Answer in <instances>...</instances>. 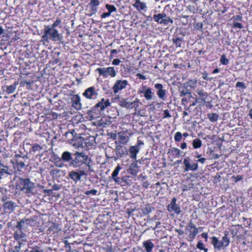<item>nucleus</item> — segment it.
I'll use <instances>...</instances> for the list:
<instances>
[{
  "mask_svg": "<svg viewBox=\"0 0 252 252\" xmlns=\"http://www.w3.org/2000/svg\"><path fill=\"white\" fill-rule=\"evenodd\" d=\"M16 207L15 203L12 201L6 202L4 205L3 207L6 210H8L10 211H13L14 208Z\"/></svg>",
  "mask_w": 252,
  "mask_h": 252,
  "instance_id": "obj_18",
  "label": "nucleus"
},
{
  "mask_svg": "<svg viewBox=\"0 0 252 252\" xmlns=\"http://www.w3.org/2000/svg\"><path fill=\"white\" fill-rule=\"evenodd\" d=\"M208 117L211 122H214L218 120L219 115L216 113H211L208 115Z\"/></svg>",
  "mask_w": 252,
  "mask_h": 252,
  "instance_id": "obj_27",
  "label": "nucleus"
},
{
  "mask_svg": "<svg viewBox=\"0 0 252 252\" xmlns=\"http://www.w3.org/2000/svg\"><path fill=\"white\" fill-rule=\"evenodd\" d=\"M50 174L51 176H56L57 177H60L64 176L65 174L64 171L58 169H53L50 171Z\"/></svg>",
  "mask_w": 252,
  "mask_h": 252,
  "instance_id": "obj_15",
  "label": "nucleus"
},
{
  "mask_svg": "<svg viewBox=\"0 0 252 252\" xmlns=\"http://www.w3.org/2000/svg\"><path fill=\"white\" fill-rule=\"evenodd\" d=\"M180 95L182 96L183 95H187L190 97L191 96L190 92L185 86L179 88Z\"/></svg>",
  "mask_w": 252,
  "mask_h": 252,
  "instance_id": "obj_17",
  "label": "nucleus"
},
{
  "mask_svg": "<svg viewBox=\"0 0 252 252\" xmlns=\"http://www.w3.org/2000/svg\"><path fill=\"white\" fill-rule=\"evenodd\" d=\"M119 143L122 144H126L128 140V138L125 135H120L119 136Z\"/></svg>",
  "mask_w": 252,
  "mask_h": 252,
  "instance_id": "obj_30",
  "label": "nucleus"
},
{
  "mask_svg": "<svg viewBox=\"0 0 252 252\" xmlns=\"http://www.w3.org/2000/svg\"><path fill=\"white\" fill-rule=\"evenodd\" d=\"M96 71L98 72L100 75L104 77L110 76L111 77H114L116 76V71L113 67H108L103 68H98Z\"/></svg>",
  "mask_w": 252,
  "mask_h": 252,
  "instance_id": "obj_5",
  "label": "nucleus"
},
{
  "mask_svg": "<svg viewBox=\"0 0 252 252\" xmlns=\"http://www.w3.org/2000/svg\"><path fill=\"white\" fill-rule=\"evenodd\" d=\"M236 87L239 89H245L246 88V86L245 85V83L242 82H238L236 84Z\"/></svg>",
  "mask_w": 252,
  "mask_h": 252,
  "instance_id": "obj_41",
  "label": "nucleus"
},
{
  "mask_svg": "<svg viewBox=\"0 0 252 252\" xmlns=\"http://www.w3.org/2000/svg\"><path fill=\"white\" fill-rule=\"evenodd\" d=\"M182 38H177L175 40L174 39V44H175L177 47H181L182 44Z\"/></svg>",
  "mask_w": 252,
  "mask_h": 252,
  "instance_id": "obj_46",
  "label": "nucleus"
},
{
  "mask_svg": "<svg viewBox=\"0 0 252 252\" xmlns=\"http://www.w3.org/2000/svg\"><path fill=\"white\" fill-rule=\"evenodd\" d=\"M139 151L140 148H137L136 146H131L129 147L128 151L129 152L130 157L133 159L136 160V155Z\"/></svg>",
  "mask_w": 252,
  "mask_h": 252,
  "instance_id": "obj_13",
  "label": "nucleus"
},
{
  "mask_svg": "<svg viewBox=\"0 0 252 252\" xmlns=\"http://www.w3.org/2000/svg\"><path fill=\"white\" fill-rule=\"evenodd\" d=\"M61 24V20L59 19H57L53 24L50 26V27L56 29V27L59 26Z\"/></svg>",
  "mask_w": 252,
  "mask_h": 252,
  "instance_id": "obj_43",
  "label": "nucleus"
},
{
  "mask_svg": "<svg viewBox=\"0 0 252 252\" xmlns=\"http://www.w3.org/2000/svg\"><path fill=\"white\" fill-rule=\"evenodd\" d=\"M110 105V102L109 99L105 100L104 98H101V101L98 102L95 105L91 108L89 111L90 113H94L96 115H101V112L103 111L105 108Z\"/></svg>",
  "mask_w": 252,
  "mask_h": 252,
  "instance_id": "obj_4",
  "label": "nucleus"
},
{
  "mask_svg": "<svg viewBox=\"0 0 252 252\" xmlns=\"http://www.w3.org/2000/svg\"><path fill=\"white\" fill-rule=\"evenodd\" d=\"M113 180L116 182V183H117L118 184H122L123 183V181L122 180V177H117L113 179Z\"/></svg>",
  "mask_w": 252,
  "mask_h": 252,
  "instance_id": "obj_52",
  "label": "nucleus"
},
{
  "mask_svg": "<svg viewBox=\"0 0 252 252\" xmlns=\"http://www.w3.org/2000/svg\"><path fill=\"white\" fill-rule=\"evenodd\" d=\"M127 85L128 82L126 80H117L112 88L114 94H116L119 91L125 89Z\"/></svg>",
  "mask_w": 252,
  "mask_h": 252,
  "instance_id": "obj_8",
  "label": "nucleus"
},
{
  "mask_svg": "<svg viewBox=\"0 0 252 252\" xmlns=\"http://www.w3.org/2000/svg\"><path fill=\"white\" fill-rule=\"evenodd\" d=\"M164 117H170L171 116L170 115L168 110L166 109L164 111Z\"/></svg>",
  "mask_w": 252,
  "mask_h": 252,
  "instance_id": "obj_63",
  "label": "nucleus"
},
{
  "mask_svg": "<svg viewBox=\"0 0 252 252\" xmlns=\"http://www.w3.org/2000/svg\"><path fill=\"white\" fill-rule=\"evenodd\" d=\"M116 156L120 158H124L128 154V151L126 147L121 145H118L115 149Z\"/></svg>",
  "mask_w": 252,
  "mask_h": 252,
  "instance_id": "obj_9",
  "label": "nucleus"
},
{
  "mask_svg": "<svg viewBox=\"0 0 252 252\" xmlns=\"http://www.w3.org/2000/svg\"><path fill=\"white\" fill-rule=\"evenodd\" d=\"M167 209L170 212L173 211V199H172L170 204L168 205Z\"/></svg>",
  "mask_w": 252,
  "mask_h": 252,
  "instance_id": "obj_54",
  "label": "nucleus"
},
{
  "mask_svg": "<svg viewBox=\"0 0 252 252\" xmlns=\"http://www.w3.org/2000/svg\"><path fill=\"white\" fill-rule=\"evenodd\" d=\"M138 106V105L137 104H135V102H130V103H129V108H134V107H137Z\"/></svg>",
  "mask_w": 252,
  "mask_h": 252,
  "instance_id": "obj_58",
  "label": "nucleus"
},
{
  "mask_svg": "<svg viewBox=\"0 0 252 252\" xmlns=\"http://www.w3.org/2000/svg\"><path fill=\"white\" fill-rule=\"evenodd\" d=\"M198 164L196 162H192L190 163V169L189 170L195 171L197 169Z\"/></svg>",
  "mask_w": 252,
  "mask_h": 252,
  "instance_id": "obj_45",
  "label": "nucleus"
},
{
  "mask_svg": "<svg viewBox=\"0 0 252 252\" xmlns=\"http://www.w3.org/2000/svg\"><path fill=\"white\" fill-rule=\"evenodd\" d=\"M184 163L185 166V170L188 171L190 169V163H189L188 158H185L184 160Z\"/></svg>",
  "mask_w": 252,
  "mask_h": 252,
  "instance_id": "obj_38",
  "label": "nucleus"
},
{
  "mask_svg": "<svg viewBox=\"0 0 252 252\" xmlns=\"http://www.w3.org/2000/svg\"><path fill=\"white\" fill-rule=\"evenodd\" d=\"M16 163L17 165L21 168H24L25 166V164L23 161L18 160Z\"/></svg>",
  "mask_w": 252,
  "mask_h": 252,
  "instance_id": "obj_55",
  "label": "nucleus"
},
{
  "mask_svg": "<svg viewBox=\"0 0 252 252\" xmlns=\"http://www.w3.org/2000/svg\"><path fill=\"white\" fill-rule=\"evenodd\" d=\"M153 18L155 21L159 23V22L161 19H162V15L160 14H158L157 15H154Z\"/></svg>",
  "mask_w": 252,
  "mask_h": 252,
  "instance_id": "obj_44",
  "label": "nucleus"
},
{
  "mask_svg": "<svg viewBox=\"0 0 252 252\" xmlns=\"http://www.w3.org/2000/svg\"><path fill=\"white\" fill-rule=\"evenodd\" d=\"M80 97L78 94H74L72 98V106L76 110L81 109V103H80Z\"/></svg>",
  "mask_w": 252,
  "mask_h": 252,
  "instance_id": "obj_11",
  "label": "nucleus"
},
{
  "mask_svg": "<svg viewBox=\"0 0 252 252\" xmlns=\"http://www.w3.org/2000/svg\"><path fill=\"white\" fill-rule=\"evenodd\" d=\"M99 1L98 0H91L89 4L91 6H97L99 5Z\"/></svg>",
  "mask_w": 252,
  "mask_h": 252,
  "instance_id": "obj_48",
  "label": "nucleus"
},
{
  "mask_svg": "<svg viewBox=\"0 0 252 252\" xmlns=\"http://www.w3.org/2000/svg\"><path fill=\"white\" fill-rule=\"evenodd\" d=\"M197 94L202 97V100H205V98L203 97L206 96L207 95V94L206 92H204L203 90H197Z\"/></svg>",
  "mask_w": 252,
  "mask_h": 252,
  "instance_id": "obj_37",
  "label": "nucleus"
},
{
  "mask_svg": "<svg viewBox=\"0 0 252 252\" xmlns=\"http://www.w3.org/2000/svg\"><path fill=\"white\" fill-rule=\"evenodd\" d=\"M18 84V82H14L13 84L9 86H6V90H4V91H5L8 94H12L15 91Z\"/></svg>",
  "mask_w": 252,
  "mask_h": 252,
  "instance_id": "obj_20",
  "label": "nucleus"
},
{
  "mask_svg": "<svg viewBox=\"0 0 252 252\" xmlns=\"http://www.w3.org/2000/svg\"><path fill=\"white\" fill-rule=\"evenodd\" d=\"M34 183L32 182L29 178L18 177L16 183V188L26 193H33Z\"/></svg>",
  "mask_w": 252,
  "mask_h": 252,
  "instance_id": "obj_3",
  "label": "nucleus"
},
{
  "mask_svg": "<svg viewBox=\"0 0 252 252\" xmlns=\"http://www.w3.org/2000/svg\"><path fill=\"white\" fill-rule=\"evenodd\" d=\"M176 199L174 198V213L177 215H180L182 212L179 206L175 203Z\"/></svg>",
  "mask_w": 252,
  "mask_h": 252,
  "instance_id": "obj_34",
  "label": "nucleus"
},
{
  "mask_svg": "<svg viewBox=\"0 0 252 252\" xmlns=\"http://www.w3.org/2000/svg\"><path fill=\"white\" fill-rule=\"evenodd\" d=\"M201 145H202V142L199 139L196 138L193 140L192 146L194 149L199 148L201 147Z\"/></svg>",
  "mask_w": 252,
  "mask_h": 252,
  "instance_id": "obj_26",
  "label": "nucleus"
},
{
  "mask_svg": "<svg viewBox=\"0 0 252 252\" xmlns=\"http://www.w3.org/2000/svg\"><path fill=\"white\" fill-rule=\"evenodd\" d=\"M122 169V168L119 166V165H118L116 168L115 169H114V170L113 171L112 174V179H114L117 177H118V175L119 174V173L120 172V170Z\"/></svg>",
  "mask_w": 252,
  "mask_h": 252,
  "instance_id": "obj_29",
  "label": "nucleus"
},
{
  "mask_svg": "<svg viewBox=\"0 0 252 252\" xmlns=\"http://www.w3.org/2000/svg\"><path fill=\"white\" fill-rule=\"evenodd\" d=\"M119 105L121 107L129 108L130 101L128 98H121L119 100Z\"/></svg>",
  "mask_w": 252,
  "mask_h": 252,
  "instance_id": "obj_21",
  "label": "nucleus"
},
{
  "mask_svg": "<svg viewBox=\"0 0 252 252\" xmlns=\"http://www.w3.org/2000/svg\"><path fill=\"white\" fill-rule=\"evenodd\" d=\"M23 245L22 241H17V244L14 246V249L13 250V252H19L22 248V246Z\"/></svg>",
  "mask_w": 252,
  "mask_h": 252,
  "instance_id": "obj_28",
  "label": "nucleus"
},
{
  "mask_svg": "<svg viewBox=\"0 0 252 252\" xmlns=\"http://www.w3.org/2000/svg\"><path fill=\"white\" fill-rule=\"evenodd\" d=\"M27 220H28L26 219L25 221L24 220H22L18 221L17 222V224L16 227L17 228H18V230H21L22 227H23V225H24V223H25V222L27 221Z\"/></svg>",
  "mask_w": 252,
  "mask_h": 252,
  "instance_id": "obj_40",
  "label": "nucleus"
},
{
  "mask_svg": "<svg viewBox=\"0 0 252 252\" xmlns=\"http://www.w3.org/2000/svg\"><path fill=\"white\" fill-rule=\"evenodd\" d=\"M42 147L37 144H34L32 147V151L35 153L37 152H39L42 150Z\"/></svg>",
  "mask_w": 252,
  "mask_h": 252,
  "instance_id": "obj_35",
  "label": "nucleus"
},
{
  "mask_svg": "<svg viewBox=\"0 0 252 252\" xmlns=\"http://www.w3.org/2000/svg\"><path fill=\"white\" fill-rule=\"evenodd\" d=\"M211 243L213 245L214 248L219 251L221 248H224L223 246L221 245V242L219 241L218 239L215 236L212 237Z\"/></svg>",
  "mask_w": 252,
  "mask_h": 252,
  "instance_id": "obj_14",
  "label": "nucleus"
},
{
  "mask_svg": "<svg viewBox=\"0 0 252 252\" xmlns=\"http://www.w3.org/2000/svg\"><path fill=\"white\" fill-rule=\"evenodd\" d=\"M173 23V20L171 18H167L165 19H162L160 21L159 24H163L164 25H167L169 23L172 24Z\"/></svg>",
  "mask_w": 252,
  "mask_h": 252,
  "instance_id": "obj_32",
  "label": "nucleus"
},
{
  "mask_svg": "<svg viewBox=\"0 0 252 252\" xmlns=\"http://www.w3.org/2000/svg\"><path fill=\"white\" fill-rule=\"evenodd\" d=\"M155 88L158 91H159L162 89L163 86L161 84H156L155 85Z\"/></svg>",
  "mask_w": 252,
  "mask_h": 252,
  "instance_id": "obj_60",
  "label": "nucleus"
},
{
  "mask_svg": "<svg viewBox=\"0 0 252 252\" xmlns=\"http://www.w3.org/2000/svg\"><path fill=\"white\" fill-rule=\"evenodd\" d=\"M198 228H195L193 230H190L189 235V239L190 241H192L196 235L198 233Z\"/></svg>",
  "mask_w": 252,
  "mask_h": 252,
  "instance_id": "obj_25",
  "label": "nucleus"
},
{
  "mask_svg": "<svg viewBox=\"0 0 252 252\" xmlns=\"http://www.w3.org/2000/svg\"><path fill=\"white\" fill-rule=\"evenodd\" d=\"M14 238L17 241L26 242V234L21 230H18L14 233Z\"/></svg>",
  "mask_w": 252,
  "mask_h": 252,
  "instance_id": "obj_12",
  "label": "nucleus"
},
{
  "mask_svg": "<svg viewBox=\"0 0 252 252\" xmlns=\"http://www.w3.org/2000/svg\"><path fill=\"white\" fill-rule=\"evenodd\" d=\"M154 210V208L152 207L150 205H146L145 207L142 209V213L144 215H148Z\"/></svg>",
  "mask_w": 252,
  "mask_h": 252,
  "instance_id": "obj_24",
  "label": "nucleus"
},
{
  "mask_svg": "<svg viewBox=\"0 0 252 252\" xmlns=\"http://www.w3.org/2000/svg\"><path fill=\"white\" fill-rule=\"evenodd\" d=\"M143 247L147 252H151L152 249L154 247V244L151 242V240L145 241L143 243Z\"/></svg>",
  "mask_w": 252,
  "mask_h": 252,
  "instance_id": "obj_16",
  "label": "nucleus"
},
{
  "mask_svg": "<svg viewBox=\"0 0 252 252\" xmlns=\"http://www.w3.org/2000/svg\"><path fill=\"white\" fill-rule=\"evenodd\" d=\"M157 94L159 98L164 99V96L165 95V90L161 89V90L158 91Z\"/></svg>",
  "mask_w": 252,
  "mask_h": 252,
  "instance_id": "obj_39",
  "label": "nucleus"
},
{
  "mask_svg": "<svg viewBox=\"0 0 252 252\" xmlns=\"http://www.w3.org/2000/svg\"><path fill=\"white\" fill-rule=\"evenodd\" d=\"M55 165L59 167H63L64 166V164L63 163H62L61 162L57 161L56 163H55Z\"/></svg>",
  "mask_w": 252,
  "mask_h": 252,
  "instance_id": "obj_64",
  "label": "nucleus"
},
{
  "mask_svg": "<svg viewBox=\"0 0 252 252\" xmlns=\"http://www.w3.org/2000/svg\"><path fill=\"white\" fill-rule=\"evenodd\" d=\"M105 7L108 10V12H110V14H111V13H112L113 12H115L117 10V8L113 5L106 4L105 5Z\"/></svg>",
  "mask_w": 252,
  "mask_h": 252,
  "instance_id": "obj_31",
  "label": "nucleus"
},
{
  "mask_svg": "<svg viewBox=\"0 0 252 252\" xmlns=\"http://www.w3.org/2000/svg\"><path fill=\"white\" fill-rule=\"evenodd\" d=\"M197 248L198 249H200V250H202L204 249V244H203L202 242H201V241H199L197 244V246H196Z\"/></svg>",
  "mask_w": 252,
  "mask_h": 252,
  "instance_id": "obj_56",
  "label": "nucleus"
},
{
  "mask_svg": "<svg viewBox=\"0 0 252 252\" xmlns=\"http://www.w3.org/2000/svg\"><path fill=\"white\" fill-rule=\"evenodd\" d=\"M139 160H135V162L131 163L129 168L127 169V172L128 174L132 175H136L139 172L137 162Z\"/></svg>",
  "mask_w": 252,
  "mask_h": 252,
  "instance_id": "obj_10",
  "label": "nucleus"
},
{
  "mask_svg": "<svg viewBox=\"0 0 252 252\" xmlns=\"http://www.w3.org/2000/svg\"><path fill=\"white\" fill-rule=\"evenodd\" d=\"M133 6L135 7L138 10H144L147 8L146 4L140 1L139 0H137Z\"/></svg>",
  "mask_w": 252,
  "mask_h": 252,
  "instance_id": "obj_23",
  "label": "nucleus"
},
{
  "mask_svg": "<svg viewBox=\"0 0 252 252\" xmlns=\"http://www.w3.org/2000/svg\"><path fill=\"white\" fill-rule=\"evenodd\" d=\"M44 35L42 36V39L49 42V40L53 41H59L61 43H63L64 41L61 34L59 33L56 29L50 27V25L45 27L43 30Z\"/></svg>",
  "mask_w": 252,
  "mask_h": 252,
  "instance_id": "obj_2",
  "label": "nucleus"
},
{
  "mask_svg": "<svg viewBox=\"0 0 252 252\" xmlns=\"http://www.w3.org/2000/svg\"><path fill=\"white\" fill-rule=\"evenodd\" d=\"M174 153H176V154L178 156H183L184 154L183 152L175 148H174Z\"/></svg>",
  "mask_w": 252,
  "mask_h": 252,
  "instance_id": "obj_50",
  "label": "nucleus"
},
{
  "mask_svg": "<svg viewBox=\"0 0 252 252\" xmlns=\"http://www.w3.org/2000/svg\"><path fill=\"white\" fill-rule=\"evenodd\" d=\"M228 232L225 233L224 236L222 237L221 242V245L223 246L224 248L228 246L230 243V239L228 238Z\"/></svg>",
  "mask_w": 252,
  "mask_h": 252,
  "instance_id": "obj_22",
  "label": "nucleus"
},
{
  "mask_svg": "<svg viewBox=\"0 0 252 252\" xmlns=\"http://www.w3.org/2000/svg\"><path fill=\"white\" fill-rule=\"evenodd\" d=\"M61 161L65 162L67 167L77 169L68 173L69 177L75 183L81 180L82 176L87 175L86 171L91 168V158L82 152L76 151L72 155L69 152L65 151L62 154Z\"/></svg>",
  "mask_w": 252,
  "mask_h": 252,
  "instance_id": "obj_1",
  "label": "nucleus"
},
{
  "mask_svg": "<svg viewBox=\"0 0 252 252\" xmlns=\"http://www.w3.org/2000/svg\"><path fill=\"white\" fill-rule=\"evenodd\" d=\"M220 63L223 65H226L229 63V60L226 58L224 54L221 56L220 58Z\"/></svg>",
  "mask_w": 252,
  "mask_h": 252,
  "instance_id": "obj_33",
  "label": "nucleus"
},
{
  "mask_svg": "<svg viewBox=\"0 0 252 252\" xmlns=\"http://www.w3.org/2000/svg\"><path fill=\"white\" fill-rule=\"evenodd\" d=\"M97 191L95 189H91L90 190H88L85 192V194L86 195H89L90 194H92L93 195H96L97 193Z\"/></svg>",
  "mask_w": 252,
  "mask_h": 252,
  "instance_id": "obj_47",
  "label": "nucleus"
},
{
  "mask_svg": "<svg viewBox=\"0 0 252 252\" xmlns=\"http://www.w3.org/2000/svg\"><path fill=\"white\" fill-rule=\"evenodd\" d=\"M233 27L235 29L237 28L240 29H242L243 27V25L241 23L238 22L234 23Z\"/></svg>",
  "mask_w": 252,
  "mask_h": 252,
  "instance_id": "obj_49",
  "label": "nucleus"
},
{
  "mask_svg": "<svg viewBox=\"0 0 252 252\" xmlns=\"http://www.w3.org/2000/svg\"><path fill=\"white\" fill-rule=\"evenodd\" d=\"M64 135H65L66 138L68 141L73 140L74 138V136H72V134L71 133H70V132H69V131L66 132L64 134Z\"/></svg>",
  "mask_w": 252,
  "mask_h": 252,
  "instance_id": "obj_42",
  "label": "nucleus"
},
{
  "mask_svg": "<svg viewBox=\"0 0 252 252\" xmlns=\"http://www.w3.org/2000/svg\"><path fill=\"white\" fill-rule=\"evenodd\" d=\"M43 193H45V194H47L48 195H51L52 193H53V192H52V189H43Z\"/></svg>",
  "mask_w": 252,
  "mask_h": 252,
  "instance_id": "obj_57",
  "label": "nucleus"
},
{
  "mask_svg": "<svg viewBox=\"0 0 252 252\" xmlns=\"http://www.w3.org/2000/svg\"><path fill=\"white\" fill-rule=\"evenodd\" d=\"M12 174L13 171L7 166L4 165L2 161L0 160V178L11 176Z\"/></svg>",
  "mask_w": 252,
  "mask_h": 252,
  "instance_id": "obj_6",
  "label": "nucleus"
},
{
  "mask_svg": "<svg viewBox=\"0 0 252 252\" xmlns=\"http://www.w3.org/2000/svg\"><path fill=\"white\" fill-rule=\"evenodd\" d=\"M232 178L235 179L234 181L235 183L238 182L239 181L241 180L242 179V176L239 175L236 176H233Z\"/></svg>",
  "mask_w": 252,
  "mask_h": 252,
  "instance_id": "obj_59",
  "label": "nucleus"
},
{
  "mask_svg": "<svg viewBox=\"0 0 252 252\" xmlns=\"http://www.w3.org/2000/svg\"><path fill=\"white\" fill-rule=\"evenodd\" d=\"M129 178V176H122V180L123 181V183H125L126 185L129 184V182L128 181V178Z\"/></svg>",
  "mask_w": 252,
  "mask_h": 252,
  "instance_id": "obj_53",
  "label": "nucleus"
},
{
  "mask_svg": "<svg viewBox=\"0 0 252 252\" xmlns=\"http://www.w3.org/2000/svg\"><path fill=\"white\" fill-rule=\"evenodd\" d=\"M182 139V134L180 132H177L174 135V140L180 142Z\"/></svg>",
  "mask_w": 252,
  "mask_h": 252,
  "instance_id": "obj_36",
  "label": "nucleus"
},
{
  "mask_svg": "<svg viewBox=\"0 0 252 252\" xmlns=\"http://www.w3.org/2000/svg\"><path fill=\"white\" fill-rule=\"evenodd\" d=\"M121 63V61L118 59H115L112 61V64L113 65H119L120 63Z\"/></svg>",
  "mask_w": 252,
  "mask_h": 252,
  "instance_id": "obj_61",
  "label": "nucleus"
},
{
  "mask_svg": "<svg viewBox=\"0 0 252 252\" xmlns=\"http://www.w3.org/2000/svg\"><path fill=\"white\" fill-rule=\"evenodd\" d=\"M92 6L91 10V13L90 14V16H92L93 14H95L97 11V8L96 7V6Z\"/></svg>",
  "mask_w": 252,
  "mask_h": 252,
  "instance_id": "obj_51",
  "label": "nucleus"
},
{
  "mask_svg": "<svg viewBox=\"0 0 252 252\" xmlns=\"http://www.w3.org/2000/svg\"><path fill=\"white\" fill-rule=\"evenodd\" d=\"M60 189V186L59 185L55 184L52 187V191L54 190H59Z\"/></svg>",
  "mask_w": 252,
  "mask_h": 252,
  "instance_id": "obj_62",
  "label": "nucleus"
},
{
  "mask_svg": "<svg viewBox=\"0 0 252 252\" xmlns=\"http://www.w3.org/2000/svg\"><path fill=\"white\" fill-rule=\"evenodd\" d=\"M97 91L94 87H91L85 91L83 95L88 99H95L98 95Z\"/></svg>",
  "mask_w": 252,
  "mask_h": 252,
  "instance_id": "obj_7",
  "label": "nucleus"
},
{
  "mask_svg": "<svg viewBox=\"0 0 252 252\" xmlns=\"http://www.w3.org/2000/svg\"><path fill=\"white\" fill-rule=\"evenodd\" d=\"M140 94H144V96L147 100H150L152 99L153 94L154 93L152 92L151 89L148 88L145 91H141L139 92Z\"/></svg>",
  "mask_w": 252,
  "mask_h": 252,
  "instance_id": "obj_19",
  "label": "nucleus"
}]
</instances>
